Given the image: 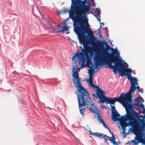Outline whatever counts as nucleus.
I'll return each instance as SVG.
<instances>
[{"label":"nucleus","instance_id":"9b49d317","mask_svg":"<svg viewBox=\"0 0 145 145\" xmlns=\"http://www.w3.org/2000/svg\"><path fill=\"white\" fill-rule=\"evenodd\" d=\"M86 65L89 67H91L93 66L92 63L90 59H88Z\"/></svg>","mask_w":145,"mask_h":145},{"label":"nucleus","instance_id":"412c9836","mask_svg":"<svg viewBox=\"0 0 145 145\" xmlns=\"http://www.w3.org/2000/svg\"><path fill=\"white\" fill-rule=\"evenodd\" d=\"M136 88L137 89V90H139V92H141V90L140 89V87L139 86H137L136 87Z\"/></svg>","mask_w":145,"mask_h":145},{"label":"nucleus","instance_id":"2f4dec72","mask_svg":"<svg viewBox=\"0 0 145 145\" xmlns=\"http://www.w3.org/2000/svg\"><path fill=\"white\" fill-rule=\"evenodd\" d=\"M97 9L98 10V11L99 12H100V10L99 9Z\"/></svg>","mask_w":145,"mask_h":145},{"label":"nucleus","instance_id":"f704fd0d","mask_svg":"<svg viewBox=\"0 0 145 145\" xmlns=\"http://www.w3.org/2000/svg\"><path fill=\"white\" fill-rule=\"evenodd\" d=\"M117 142L118 143V144H120V142L119 141H118V142Z\"/></svg>","mask_w":145,"mask_h":145},{"label":"nucleus","instance_id":"f8f14e48","mask_svg":"<svg viewBox=\"0 0 145 145\" xmlns=\"http://www.w3.org/2000/svg\"><path fill=\"white\" fill-rule=\"evenodd\" d=\"M93 75H89V79L88 80V81L89 84L91 86L93 85Z\"/></svg>","mask_w":145,"mask_h":145},{"label":"nucleus","instance_id":"0eeeda50","mask_svg":"<svg viewBox=\"0 0 145 145\" xmlns=\"http://www.w3.org/2000/svg\"><path fill=\"white\" fill-rule=\"evenodd\" d=\"M93 88H96L97 89H95L96 93V94L98 98L99 99L104 95H105V93L102 89L99 88V86H95L93 84V85L91 86Z\"/></svg>","mask_w":145,"mask_h":145},{"label":"nucleus","instance_id":"b1692460","mask_svg":"<svg viewBox=\"0 0 145 145\" xmlns=\"http://www.w3.org/2000/svg\"><path fill=\"white\" fill-rule=\"evenodd\" d=\"M143 109V110L142 111L143 114H144V116H145V108H144Z\"/></svg>","mask_w":145,"mask_h":145},{"label":"nucleus","instance_id":"4468645a","mask_svg":"<svg viewBox=\"0 0 145 145\" xmlns=\"http://www.w3.org/2000/svg\"><path fill=\"white\" fill-rule=\"evenodd\" d=\"M72 4L74 5L77 4V5L80 4L82 2V0H72Z\"/></svg>","mask_w":145,"mask_h":145},{"label":"nucleus","instance_id":"a211bd4d","mask_svg":"<svg viewBox=\"0 0 145 145\" xmlns=\"http://www.w3.org/2000/svg\"><path fill=\"white\" fill-rule=\"evenodd\" d=\"M94 134L95 136H97L98 137H101V136H103V134L101 133H94Z\"/></svg>","mask_w":145,"mask_h":145},{"label":"nucleus","instance_id":"423d86ee","mask_svg":"<svg viewBox=\"0 0 145 145\" xmlns=\"http://www.w3.org/2000/svg\"><path fill=\"white\" fill-rule=\"evenodd\" d=\"M111 110L112 111V118L114 121L119 120L121 118V116L118 112L116 110L114 106H112L110 105Z\"/></svg>","mask_w":145,"mask_h":145},{"label":"nucleus","instance_id":"c85d7f7f","mask_svg":"<svg viewBox=\"0 0 145 145\" xmlns=\"http://www.w3.org/2000/svg\"><path fill=\"white\" fill-rule=\"evenodd\" d=\"M89 132H90V133H91V134L92 135H93L94 133H92L91 131H89Z\"/></svg>","mask_w":145,"mask_h":145},{"label":"nucleus","instance_id":"1a4fd4ad","mask_svg":"<svg viewBox=\"0 0 145 145\" xmlns=\"http://www.w3.org/2000/svg\"><path fill=\"white\" fill-rule=\"evenodd\" d=\"M90 68L88 70L89 75H94V73L95 72V71H94L95 68L92 67Z\"/></svg>","mask_w":145,"mask_h":145},{"label":"nucleus","instance_id":"ddd939ff","mask_svg":"<svg viewBox=\"0 0 145 145\" xmlns=\"http://www.w3.org/2000/svg\"><path fill=\"white\" fill-rule=\"evenodd\" d=\"M134 105L135 106H137L138 107H141L142 108H144V107L142 104H140L138 102L137 100H136L135 103H134Z\"/></svg>","mask_w":145,"mask_h":145},{"label":"nucleus","instance_id":"5701e85b","mask_svg":"<svg viewBox=\"0 0 145 145\" xmlns=\"http://www.w3.org/2000/svg\"><path fill=\"white\" fill-rule=\"evenodd\" d=\"M98 33L99 34V37L100 38H101L102 37V35L101 34V33L100 31V30H99L98 31Z\"/></svg>","mask_w":145,"mask_h":145},{"label":"nucleus","instance_id":"e433bc0d","mask_svg":"<svg viewBox=\"0 0 145 145\" xmlns=\"http://www.w3.org/2000/svg\"><path fill=\"white\" fill-rule=\"evenodd\" d=\"M93 47H94V45H93Z\"/></svg>","mask_w":145,"mask_h":145},{"label":"nucleus","instance_id":"dca6fc26","mask_svg":"<svg viewBox=\"0 0 145 145\" xmlns=\"http://www.w3.org/2000/svg\"><path fill=\"white\" fill-rule=\"evenodd\" d=\"M97 118L98 119V120L99 121L100 123H102L103 122V120L102 119L101 116L99 114L98 112H97Z\"/></svg>","mask_w":145,"mask_h":145},{"label":"nucleus","instance_id":"7ed1b4c3","mask_svg":"<svg viewBox=\"0 0 145 145\" xmlns=\"http://www.w3.org/2000/svg\"><path fill=\"white\" fill-rule=\"evenodd\" d=\"M77 59H76V61L72 63V76L74 79L73 80L74 85L78 89L77 95L80 113L84 116L86 106L87 108L95 114L97 112H98L97 111L96 109L90 106L93 105L92 100L91 99L87 91L82 86L80 78L79 77L78 72L80 71V68L77 67Z\"/></svg>","mask_w":145,"mask_h":145},{"label":"nucleus","instance_id":"20e7f679","mask_svg":"<svg viewBox=\"0 0 145 145\" xmlns=\"http://www.w3.org/2000/svg\"><path fill=\"white\" fill-rule=\"evenodd\" d=\"M126 112V114L122 116L118 120L120 121L123 133L126 134L125 127L130 125L133 127L135 134L137 135L140 134L145 128V123L142 125L140 123H142L143 120L140 119L138 113L133 109L127 110Z\"/></svg>","mask_w":145,"mask_h":145},{"label":"nucleus","instance_id":"f3484780","mask_svg":"<svg viewBox=\"0 0 145 145\" xmlns=\"http://www.w3.org/2000/svg\"><path fill=\"white\" fill-rule=\"evenodd\" d=\"M110 141L114 145H117L118 144V143L115 141V139H110Z\"/></svg>","mask_w":145,"mask_h":145},{"label":"nucleus","instance_id":"aec40b11","mask_svg":"<svg viewBox=\"0 0 145 145\" xmlns=\"http://www.w3.org/2000/svg\"><path fill=\"white\" fill-rule=\"evenodd\" d=\"M93 96H94L95 97H93V98L94 99H96V98H98L97 96V95L96 94H96H93Z\"/></svg>","mask_w":145,"mask_h":145},{"label":"nucleus","instance_id":"9d476101","mask_svg":"<svg viewBox=\"0 0 145 145\" xmlns=\"http://www.w3.org/2000/svg\"><path fill=\"white\" fill-rule=\"evenodd\" d=\"M136 89V86H134L131 85L129 91L128 93H126V94H129L131 95V93L132 92L134 91Z\"/></svg>","mask_w":145,"mask_h":145},{"label":"nucleus","instance_id":"2eb2a0df","mask_svg":"<svg viewBox=\"0 0 145 145\" xmlns=\"http://www.w3.org/2000/svg\"><path fill=\"white\" fill-rule=\"evenodd\" d=\"M135 138H136L135 139L136 140H137L138 141L137 142H135V144L136 145L137 143H140L141 141V138L140 136H137V137H135Z\"/></svg>","mask_w":145,"mask_h":145},{"label":"nucleus","instance_id":"6ab92c4d","mask_svg":"<svg viewBox=\"0 0 145 145\" xmlns=\"http://www.w3.org/2000/svg\"><path fill=\"white\" fill-rule=\"evenodd\" d=\"M93 96H94L95 97H93V98L94 99H96V98H98L97 96V95L96 94H96H93Z\"/></svg>","mask_w":145,"mask_h":145},{"label":"nucleus","instance_id":"c756f323","mask_svg":"<svg viewBox=\"0 0 145 145\" xmlns=\"http://www.w3.org/2000/svg\"><path fill=\"white\" fill-rule=\"evenodd\" d=\"M104 141L105 142H106L107 141V140L105 138H104Z\"/></svg>","mask_w":145,"mask_h":145},{"label":"nucleus","instance_id":"39448f33","mask_svg":"<svg viewBox=\"0 0 145 145\" xmlns=\"http://www.w3.org/2000/svg\"><path fill=\"white\" fill-rule=\"evenodd\" d=\"M132 98V95L129 94H124L123 93L121 95L120 97L117 98H109L104 95L100 98L99 103H102L106 102L107 104H112L114 105L116 101H118L122 103L125 108L126 111L129 110L133 108V106L131 104V99Z\"/></svg>","mask_w":145,"mask_h":145},{"label":"nucleus","instance_id":"a878e982","mask_svg":"<svg viewBox=\"0 0 145 145\" xmlns=\"http://www.w3.org/2000/svg\"><path fill=\"white\" fill-rule=\"evenodd\" d=\"M104 137H108L107 136V135H103V136H101V137H102V138H104Z\"/></svg>","mask_w":145,"mask_h":145},{"label":"nucleus","instance_id":"7c9ffc66","mask_svg":"<svg viewBox=\"0 0 145 145\" xmlns=\"http://www.w3.org/2000/svg\"><path fill=\"white\" fill-rule=\"evenodd\" d=\"M97 19L99 21V22H100V21H101V20L99 18H97Z\"/></svg>","mask_w":145,"mask_h":145},{"label":"nucleus","instance_id":"bb28decb","mask_svg":"<svg viewBox=\"0 0 145 145\" xmlns=\"http://www.w3.org/2000/svg\"><path fill=\"white\" fill-rule=\"evenodd\" d=\"M108 129V130L110 133H111V135H112V134H113V133H112L111 132V131L109 129V128H107Z\"/></svg>","mask_w":145,"mask_h":145},{"label":"nucleus","instance_id":"f257e3e1","mask_svg":"<svg viewBox=\"0 0 145 145\" xmlns=\"http://www.w3.org/2000/svg\"><path fill=\"white\" fill-rule=\"evenodd\" d=\"M82 1V2L80 4L73 5L71 0V4L70 10H64L63 12L65 14L69 13V18L73 21L74 30L78 35L80 43L83 45L84 48H82L81 52L77 53L73 56L72 60L74 61L76 57L78 59L79 64H81V67H86L85 64L86 60V57L90 52V47L89 45V43L87 39L86 33L88 34L90 39H96L94 37L93 32L91 30L89 27L88 19L85 16L86 13H92V11L89 12L91 8L90 5H86V1Z\"/></svg>","mask_w":145,"mask_h":145},{"label":"nucleus","instance_id":"f03ea898","mask_svg":"<svg viewBox=\"0 0 145 145\" xmlns=\"http://www.w3.org/2000/svg\"><path fill=\"white\" fill-rule=\"evenodd\" d=\"M112 53L107 54L106 57H103L101 55L96 56L94 58V63L95 68L99 69V66H102L105 63L107 65L106 66L110 69H113V72L115 73L119 72L120 75L121 77L125 75L130 81L131 85L135 86L137 82V79L131 76L132 70L125 67L121 59L119 58L120 53L117 49L112 48Z\"/></svg>","mask_w":145,"mask_h":145},{"label":"nucleus","instance_id":"6e6552de","mask_svg":"<svg viewBox=\"0 0 145 145\" xmlns=\"http://www.w3.org/2000/svg\"><path fill=\"white\" fill-rule=\"evenodd\" d=\"M57 26L59 28V31L60 32L63 33L64 32L68 31V27L66 25L62 26L61 27L60 25L58 26Z\"/></svg>","mask_w":145,"mask_h":145},{"label":"nucleus","instance_id":"4c0bfd02","mask_svg":"<svg viewBox=\"0 0 145 145\" xmlns=\"http://www.w3.org/2000/svg\"><path fill=\"white\" fill-rule=\"evenodd\" d=\"M117 145H119L117 144Z\"/></svg>","mask_w":145,"mask_h":145},{"label":"nucleus","instance_id":"cd10ccee","mask_svg":"<svg viewBox=\"0 0 145 145\" xmlns=\"http://www.w3.org/2000/svg\"><path fill=\"white\" fill-rule=\"evenodd\" d=\"M61 11H59L58 12V13H57V14L58 15H60L61 13Z\"/></svg>","mask_w":145,"mask_h":145},{"label":"nucleus","instance_id":"72a5a7b5","mask_svg":"<svg viewBox=\"0 0 145 145\" xmlns=\"http://www.w3.org/2000/svg\"><path fill=\"white\" fill-rule=\"evenodd\" d=\"M100 43H102V42L101 41H99V42L98 44H99Z\"/></svg>","mask_w":145,"mask_h":145},{"label":"nucleus","instance_id":"393cba45","mask_svg":"<svg viewBox=\"0 0 145 145\" xmlns=\"http://www.w3.org/2000/svg\"><path fill=\"white\" fill-rule=\"evenodd\" d=\"M112 139H115L116 138L114 137V134H112Z\"/></svg>","mask_w":145,"mask_h":145},{"label":"nucleus","instance_id":"4be33fe9","mask_svg":"<svg viewBox=\"0 0 145 145\" xmlns=\"http://www.w3.org/2000/svg\"><path fill=\"white\" fill-rule=\"evenodd\" d=\"M103 125V126L105 128H108V127L106 125L105 123L104 122V121L102 123Z\"/></svg>","mask_w":145,"mask_h":145},{"label":"nucleus","instance_id":"c9c22d12","mask_svg":"<svg viewBox=\"0 0 145 145\" xmlns=\"http://www.w3.org/2000/svg\"><path fill=\"white\" fill-rule=\"evenodd\" d=\"M136 85H138V84L137 83V84H136Z\"/></svg>","mask_w":145,"mask_h":145},{"label":"nucleus","instance_id":"473e14b6","mask_svg":"<svg viewBox=\"0 0 145 145\" xmlns=\"http://www.w3.org/2000/svg\"><path fill=\"white\" fill-rule=\"evenodd\" d=\"M144 101V100L142 98V102H143Z\"/></svg>","mask_w":145,"mask_h":145}]
</instances>
